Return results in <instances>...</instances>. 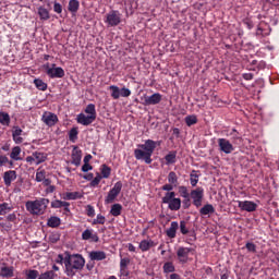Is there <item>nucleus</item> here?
Wrapping results in <instances>:
<instances>
[{
    "instance_id": "54",
    "label": "nucleus",
    "mask_w": 279,
    "mask_h": 279,
    "mask_svg": "<svg viewBox=\"0 0 279 279\" xmlns=\"http://www.w3.org/2000/svg\"><path fill=\"white\" fill-rule=\"evenodd\" d=\"M49 242L50 243H58L60 241V234L58 233H52L49 235Z\"/></svg>"
},
{
    "instance_id": "16",
    "label": "nucleus",
    "mask_w": 279,
    "mask_h": 279,
    "mask_svg": "<svg viewBox=\"0 0 279 279\" xmlns=\"http://www.w3.org/2000/svg\"><path fill=\"white\" fill-rule=\"evenodd\" d=\"M3 180L5 186H12V182L16 180V171L14 170H8L3 173Z\"/></svg>"
},
{
    "instance_id": "52",
    "label": "nucleus",
    "mask_w": 279,
    "mask_h": 279,
    "mask_svg": "<svg viewBox=\"0 0 279 279\" xmlns=\"http://www.w3.org/2000/svg\"><path fill=\"white\" fill-rule=\"evenodd\" d=\"M180 232L181 234H189V229L186 228V221L184 220L180 222Z\"/></svg>"
},
{
    "instance_id": "50",
    "label": "nucleus",
    "mask_w": 279,
    "mask_h": 279,
    "mask_svg": "<svg viewBox=\"0 0 279 279\" xmlns=\"http://www.w3.org/2000/svg\"><path fill=\"white\" fill-rule=\"evenodd\" d=\"M90 236H93V231H90V229H86L83 233H82V239L83 241H88L90 239Z\"/></svg>"
},
{
    "instance_id": "14",
    "label": "nucleus",
    "mask_w": 279,
    "mask_h": 279,
    "mask_svg": "<svg viewBox=\"0 0 279 279\" xmlns=\"http://www.w3.org/2000/svg\"><path fill=\"white\" fill-rule=\"evenodd\" d=\"M0 278H14V267L2 263L0 267Z\"/></svg>"
},
{
    "instance_id": "36",
    "label": "nucleus",
    "mask_w": 279,
    "mask_h": 279,
    "mask_svg": "<svg viewBox=\"0 0 279 279\" xmlns=\"http://www.w3.org/2000/svg\"><path fill=\"white\" fill-rule=\"evenodd\" d=\"M109 90H111V97L113 99H119L121 97V89H119L117 85H111Z\"/></svg>"
},
{
    "instance_id": "33",
    "label": "nucleus",
    "mask_w": 279,
    "mask_h": 279,
    "mask_svg": "<svg viewBox=\"0 0 279 279\" xmlns=\"http://www.w3.org/2000/svg\"><path fill=\"white\" fill-rule=\"evenodd\" d=\"M38 14L41 21H49L50 15H49V10H47L44 7L38 8Z\"/></svg>"
},
{
    "instance_id": "39",
    "label": "nucleus",
    "mask_w": 279,
    "mask_h": 279,
    "mask_svg": "<svg viewBox=\"0 0 279 279\" xmlns=\"http://www.w3.org/2000/svg\"><path fill=\"white\" fill-rule=\"evenodd\" d=\"M168 182L173 186H178V174L173 171L169 172L168 174Z\"/></svg>"
},
{
    "instance_id": "60",
    "label": "nucleus",
    "mask_w": 279,
    "mask_h": 279,
    "mask_svg": "<svg viewBox=\"0 0 279 279\" xmlns=\"http://www.w3.org/2000/svg\"><path fill=\"white\" fill-rule=\"evenodd\" d=\"M56 192V187L54 185H48L47 189L45 190V193H47V195H49L50 193H54Z\"/></svg>"
},
{
    "instance_id": "61",
    "label": "nucleus",
    "mask_w": 279,
    "mask_h": 279,
    "mask_svg": "<svg viewBox=\"0 0 279 279\" xmlns=\"http://www.w3.org/2000/svg\"><path fill=\"white\" fill-rule=\"evenodd\" d=\"M243 80H246L247 82H250V80H254V74L252 73H244L242 74Z\"/></svg>"
},
{
    "instance_id": "11",
    "label": "nucleus",
    "mask_w": 279,
    "mask_h": 279,
    "mask_svg": "<svg viewBox=\"0 0 279 279\" xmlns=\"http://www.w3.org/2000/svg\"><path fill=\"white\" fill-rule=\"evenodd\" d=\"M41 121L48 125V128H53L58 123V116L56 113L46 111L41 117Z\"/></svg>"
},
{
    "instance_id": "6",
    "label": "nucleus",
    "mask_w": 279,
    "mask_h": 279,
    "mask_svg": "<svg viewBox=\"0 0 279 279\" xmlns=\"http://www.w3.org/2000/svg\"><path fill=\"white\" fill-rule=\"evenodd\" d=\"M44 69L47 75L51 77V80L64 77V69L56 68V63H52L51 66L49 63H46L44 64Z\"/></svg>"
},
{
    "instance_id": "25",
    "label": "nucleus",
    "mask_w": 279,
    "mask_h": 279,
    "mask_svg": "<svg viewBox=\"0 0 279 279\" xmlns=\"http://www.w3.org/2000/svg\"><path fill=\"white\" fill-rule=\"evenodd\" d=\"M33 156L35 158V165H43L47 160V154L45 153L35 151Z\"/></svg>"
},
{
    "instance_id": "26",
    "label": "nucleus",
    "mask_w": 279,
    "mask_h": 279,
    "mask_svg": "<svg viewBox=\"0 0 279 279\" xmlns=\"http://www.w3.org/2000/svg\"><path fill=\"white\" fill-rule=\"evenodd\" d=\"M122 210L123 206L119 203H116L111 206L110 215H112V217H119L121 216Z\"/></svg>"
},
{
    "instance_id": "55",
    "label": "nucleus",
    "mask_w": 279,
    "mask_h": 279,
    "mask_svg": "<svg viewBox=\"0 0 279 279\" xmlns=\"http://www.w3.org/2000/svg\"><path fill=\"white\" fill-rule=\"evenodd\" d=\"M53 11H54L57 14H62V4H60L59 2H54V4H53Z\"/></svg>"
},
{
    "instance_id": "23",
    "label": "nucleus",
    "mask_w": 279,
    "mask_h": 279,
    "mask_svg": "<svg viewBox=\"0 0 279 279\" xmlns=\"http://www.w3.org/2000/svg\"><path fill=\"white\" fill-rule=\"evenodd\" d=\"M199 215L206 217V215H215V206L213 204H206L199 209Z\"/></svg>"
},
{
    "instance_id": "42",
    "label": "nucleus",
    "mask_w": 279,
    "mask_h": 279,
    "mask_svg": "<svg viewBox=\"0 0 279 279\" xmlns=\"http://www.w3.org/2000/svg\"><path fill=\"white\" fill-rule=\"evenodd\" d=\"M173 271H175V266H173V263L167 262L163 264L165 274H173Z\"/></svg>"
},
{
    "instance_id": "15",
    "label": "nucleus",
    "mask_w": 279,
    "mask_h": 279,
    "mask_svg": "<svg viewBox=\"0 0 279 279\" xmlns=\"http://www.w3.org/2000/svg\"><path fill=\"white\" fill-rule=\"evenodd\" d=\"M72 165H75V167H80L82 165V150L77 148V146H74L72 150Z\"/></svg>"
},
{
    "instance_id": "30",
    "label": "nucleus",
    "mask_w": 279,
    "mask_h": 279,
    "mask_svg": "<svg viewBox=\"0 0 279 279\" xmlns=\"http://www.w3.org/2000/svg\"><path fill=\"white\" fill-rule=\"evenodd\" d=\"M197 182H199V174H197L196 170H192V172L190 173L191 186H193V187L197 186Z\"/></svg>"
},
{
    "instance_id": "12",
    "label": "nucleus",
    "mask_w": 279,
    "mask_h": 279,
    "mask_svg": "<svg viewBox=\"0 0 279 279\" xmlns=\"http://www.w3.org/2000/svg\"><path fill=\"white\" fill-rule=\"evenodd\" d=\"M162 101V95L155 93L151 96H144V106H158Z\"/></svg>"
},
{
    "instance_id": "3",
    "label": "nucleus",
    "mask_w": 279,
    "mask_h": 279,
    "mask_svg": "<svg viewBox=\"0 0 279 279\" xmlns=\"http://www.w3.org/2000/svg\"><path fill=\"white\" fill-rule=\"evenodd\" d=\"M173 184L167 183L161 186V191H168L161 198L162 204H167L169 210H180L182 208V199L175 197V192H172Z\"/></svg>"
},
{
    "instance_id": "1",
    "label": "nucleus",
    "mask_w": 279,
    "mask_h": 279,
    "mask_svg": "<svg viewBox=\"0 0 279 279\" xmlns=\"http://www.w3.org/2000/svg\"><path fill=\"white\" fill-rule=\"evenodd\" d=\"M86 264V260L82 255L74 254L71 255L66 253L64 257V265H65V274L69 276V278H73L77 274V271H82L84 269V265Z\"/></svg>"
},
{
    "instance_id": "44",
    "label": "nucleus",
    "mask_w": 279,
    "mask_h": 279,
    "mask_svg": "<svg viewBox=\"0 0 279 279\" xmlns=\"http://www.w3.org/2000/svg\"><path fill=\"white\" fill-rule=\"evenodd\" d=\"M112 172V169H110V167L102 165L101 166V175L105 179L110 178V173Z\"/></svg>"
},
{
    "instance_id": "19",
    "label": "nucleus",
    "mask_w": 279,
    "mask_h": 279,
    "mask_svg": "<svg viewBox=\"0 0 279 279\" xmlns=\"http://www.w3.org/2000/svg\"><path fill=\"white\" fill-rule=\"evenodd\" d=\"M69 206H71V203L69 202L58 199L51 202V208H64L65 213H71Z\"/></svg>"
},
{
    "instance_id": "53",
    "label": "nucleus",
    "mask_w": 279,
    "mask_h": 279,
    "mask_svg": "<svg viewBox=\"0 0 279 279\" xmlns=\"http://www.w3.org/2000/svg\"><path fill=\"white\" fill-rule=\"evenodd\" d=\"M86 215L87 217H95V207L93 205L86 206Z\"/></svg>"
},
{
    "instance_id": "35",
    "label": "nucleus",
    "mask_w": 279,
    "mask_h": 279,
    "mask_svg": "<svg viewBox=\"0 0 279 279\" xmlns=\"http://www.w3.org/2000/svg\"><path fill=\"white\" fill-rule=\"evenodd\" d=\"M0 123L1 125H10V114L8 112L0 111Z\"/></svg>"
},
{
    "instance_id": "5",
    "label": "nucleus",
    "mask_w": 279,
    "mask_h": 279,
    "mask_svg": "<svg viewBox=\"0 0 279 279\" xmlns=\"http://www.w3.org/2000/svg\"><path fill=\"white\" fill-rule=\"evenodd\" d=\"M122 14L118 10H111L107 13L105 23L108 27H117L121 25Z\"/></svg>"
},
{
    "instance_id": "20",
    "label": "nucleus",
    "mask_w": 279,
    "mask_h": 279,
    "mask_svg": "<svg viewBox=\"0 0 279 279\" xmlns=\"http://www.w3.org/2000/svg\"><path fill=\"white\" fill-rule=\"evenodd\" d=\"M151 247H156V242L153 240H142L140 242V250H142V252H149Z\"/></svg>"
},
{
    "instance_id": "28",
    "label": "nucleus",
    "mask_w": 279,
    "mask_h": 279,
    "mask_svg": "<svg viewBox=\"0 0 279 279\" xmlns=\"http://www.w3.org/2000/svg\"><path fill=\"white\" fill-rule=\"evenodd\" d=\"M69 12H72V14H75L77 10H80V1L78 0H70L68 5Z\"/></svg>"
},
{
    "instance_id": "43",
    "label": "nucleus",
    "mask_w": 279,
    "mask_h": 279,
    "mask_svg": "<svg viewBox=\"0 0 279 279\" xmlns=\"http://www.w3.org/2000/svg\"><path fill=\"white\" fill-rule=\"evenodd\" d=\"M185 123L187 128H191V125H195L197 123V116H187L185 117Z\"/></svg>"
},
{
    "instance_id": "59",
    "label": "nucleus",
    "mask_w": 279,
    "mask_h": 279,
    "mask_svg": "<svg viewBox=\"0 0 279 279\" xmlns=\"http://www.w3.org/2000/svg\"><path fill=\"white\" fill-rule=\"evenodd\" d=\"M9 159L5 155L0 156V167H3V165H8Z\"/></svg>"
},
{
    "instance_id": "32",
    "label": "nucleus",
    "mask_w": 279,
    "mask_h": 279,
    "mask_svg": "<svg viewBox=\"0 0 279 279\" xmlns=\"http://www.w3.org/2000/svg\"><path fill=\"white\" fill-rule=\"evenodd\" d=\"M83 195L80 192H66L63 199H82Z\"/></svg>"
},
{
    "instance_id": "41",
    "label": "nucleus",
    "mask_w": 279,
    "mask_h": 279,
    "mask_svg": "<svg viewBox=\"0 0 279 279\" xmlns=\"http://www.w3.org/2000/svg\"><path fill=\"white\" fill-rule=\"evenodd\" d=\"M34 84L38 90H47V83H45L43 80L35 78Z\"/></svg>"
},
{
    "instance_id": "27",
    "label": "nucleus",
    "mask_w": 279,
    "mask_h": 279,
    "mask_svg": "<svg viewBox=\"0 0 279 279\" xmlns=\"http://www.w3.org/2000/svg\"><path fill=\"white\" fill-rule=\"evenodd\" d=\"M85 113L93 119H97V109L95 108V104L87 105L85 108Z\"/></svg>"
},
{
    "instance_id": "37",
    "label": "nucleus",
    "mask_w": 279,
    "mask_h": 279,
    "mask_svg": "<svg viewBox=\"0 0 279 279\" xmlns=\"http://www.w3.org/2000/svg\"><path fill=\"white\" fill-rule=\"evenodd\" d=\"M179 195L183 197V199H189L191 197V193H189V187L184 185L179 186Z\"/></svg>"
},
{
    "instance_id": "8",
    "label": "nucleus",
    "mask_w": 279,
    "mask_h": 279,
    "mask_svg": "<svg viewBox=\"0 0 279 279\" xmlns=\"http://www.w3.org/2000/svg\"><path fill=\"white\" fill-rule=\"evenodd\" d=\"M121 189H123V183L121 181H118L113 187L109 191L105 202L106 204H112L117 197H119V193H121Z\"/></svg>"
},
{
    "instance_id": "18",
    "label": "nucleus",
    "mask_w": 279,
    "mask_h": 279,
    "mask_svg": "<svg viewBox=\"0 0 279 279\" xmlns=\"http://www.w3.org/2000/svg\"><path fill=\"white\" fill-rule=\"evenodd\" d=\"M96 119L92 116H86L84 113H80L76 118L77 123L81 125H90Z\"/></svg>"
},
{
    "instance_id": "48",
    "label": "nucleus",
    "mask_w": 279,
    "mask_h": 279,
    "mask_svg": "<svg viewBox=\"0 0 279 279\" xmlns=\"http://www.w3.org/2000/svg\"><path fill=\"white\" fill-rule=\"evenodd\" d=\"M101 174L97 173L96 178H94L90 181V186L95 187V186H99V182H101Z\"/></svg>"
},
{
    "instance_id": "38",
    "label": "nucleus",
    "mask_w": 279,
    "mask_h": 279,
    "mask_svg": "<svg viewBox=\"0 0 279 279\" xmlns=\"http://www.w3.org/2000/svg\"><path fill=\"white\" fill-rule=\"evenodd\" d=\"M37 279H56V272L53 270H47L40 274Z\"/></svg>"
},
{
    "instance_id": "29",
    "label": "nucleus",
    "mask_w": 279,
    "mask_h": 279,
    "mask_svg": "<svg viewBox=\"0 0 279 279\" xmlns=\"http://www.w3.org/2000/svg\"><path fill=\"white\" fill-rule=\"evenodd\" d=\"M10 158L12 160H22V158H21V147L20 146H14L12 148V151L10 154Z\"/></svg>"
},
{
    "instance_id": "57",
    "label": "nucleus",
    "mask_w": 279,
    "mask_h": 279,
    "mask_svg": "<svg viewBox=\"0 0 279 279\" xmlns=\"http://www.w3.org/2000/svg\"><path fill=\"white\" fill-rule=\"evenodd\" d=\"M82 171L83 173H87V171H93V166H90V163H84L82 166Z\"/></svg>"
},
{
    "instance_id": "10",
    "label": "nucleus",
    "mask_w": 279,
    "mask_h": 279,
    "mask_svg": "<svg viewBox=\"0 0 279 279\" xmlns=\"http://www.w3.org/2000/svg\"><path fill=\"white\" fill-rule=\"evenodd\" d=\"M218 147L223 154H232L234 151V146L226 138H218Z\"/></svg>"
},
{
    "instance_id": "24",
    "label": "nucleus",
    "mask_w": 279,
    "mask_h": 279,
    "mask_svg": "<svg viewBox=\"0 0 279 279\" xmlns=\"http://www.w3.org/2000/svg\"><path fill=\"white\" fill-rule=\"evenodd\" d=\"M178 158V151L172 150L165 156L166 165H175Z\"/></svg>"
},
{
    "instance_id": "17",
    "label": "nucleus",
    "mask_w": 279,
    "mask_h": 279,
    "mask_svg": "<svg viewBox=\"0 0 279 279\" xmlns=\"http://www.w3.org/2000/svg\"><path fill=\"white\" fill-rule=\"evenodd\" d=\"M23 129L19 128V126H14L13 131H12V138L15 143V145H21V143H23Z\"/></svg>"
},
{
    "instance_id": "31",
    "label": "nucleus",
    "mask_w": 279,
    "mask_h": 279,
    "mask_svg": "<svg viewBox=\"0 0 279 279\" xmlns=\"http://www.w3.org/2000/svg\"><path fill=\"white\" fill-rule=\"evenodd\" d=\"M60 223H61L60 218H58V217H56V216L50 217V218L48 219V221H47V226H48L49 228H59Z\"/></svg>"
},
{
    "instance_id": "56",
    "label": "nucleus",
    "mask_w": 279,
    "mask_h": 279,
    "mask_svg": "<svg viewBox=\"0 0 279 279\" xmlns=\"http://www.w3.org/2000/svg\"><path fill=\"white\" fill-rule=\"evenodd\" d=\"M128 265H130V258H122L120 260V267H121L122 270H124L125 267H128Z\"/></svg>"
},
{
    "instance_id": "13",
    "label": "nucleus",
    "mask_w": 279,
    "mask_h": 279,
    "mask_svg": "<svg viewBox=\"0 0 279 279\" xmlns=\"http://www.w3.org/2000/svg\"><path fill=\"white\" fill-rule=\"evenodd\" d=\"M238 206L246 213H254L258 208V205L252 201H238Z\"/></svg>"
},
{
    "instance_id": "4",
    "label": "nucleus",
    "mask_w": 279,
    "mask_h": 279,
    "mask_svg": "<svg viewBox=\"0 0 279 279\" xmlns=\"http://www.w3.org/2000/svg\"><path fill=\"white\" fill-rule=\"evenodd\" d=\"M49 206V198H39L35 201H28L25 203V208L29 215H35L40 217L47 213V207Z\"/></svg>"
},
{
    "instance_id": "58",
    "label": "nucleus",
    "mask_w": 279,
    "mask_h": 279,
    "mask_svg": "<svg viewBox=\"0 0 279 279\" xmlns=\"http://www.w3.org/2000/svg\"><path fill=\"white\" fill-rule=\"evenodd\" d=\"M182 204H183V208L185 209L191 208V197L183 198Z\"/></svg>"
},
{
    "instance_id": "51",
    "label": "nucleus",
    "mask_w": 279,
    "mask_h": 279,
    "mask_svg": "<svg viewBox=\"0 0 279 279\" xmlns=\"http://www.w3.org/2000/svg\"><path fill=\"white\" fill-rule=\"evenodd\" d=\"M245 247H246L247 252H252L253 254H256V244H254L252 242H247L245 244Z\"/></svg>"
},
{
    "instance_id": "2",
    "label": "nucleus",
    "mask_w": 279,
    "mask_h": 279,
    "mask_svg": "<svg viewBox=\"0 0 279 279\" xmlns=\"http://www.w3.org/2000/svg\"><path fill=\"white\" fill-rule=\"evenodd\" d=\"M138 147H141V149L136 148L134 150L136 160H144L146 165H151V156L156 150V141L146 140L145 144H141Z\"/></svg>"
},
{
    "instance_id": "62",
    "label": "nucleus",
    "mask_w": 279,
    "mask_h": 279,
    "mask_svg": "<svg viewBox=\"0 0 279 279\" xmlns=\"http://www.w3.org/2000/svg\"><path fill=\"white\" fill-rule=\"evenodd\" d=\"M26 162H28V165H32L33 162H36V158L33 156H27L26 157Z\"/></svg>"
},
{
    "instance_id": "40",
    "label": "nucleus",
    "mask_w": 279,
    "mask_h": 279,
    "mask_svg": "<svg viewBox=\"0 0 279 279\" xmlns=\"http://www.w3.org/2000/svg\"><path fill=\"white\" fill-rule=\"evenodd\" d=\"M46 178H47V171L41 170L40 168L37 169L36 178H35L36 182H43Z\"/></svg>"
},
{
    "instance_id": "47",
    "label": "nucleus",
    "mask_w": 279,
    "mask_h": 279,
    "mask_svg": "<svg viewBox=\"0 0 279 279\" xmlns=\"http://www.w3.org/2000/svg\"><path fill=\"white\" fill-rule=\"evenodd\" d=\"M97 223L104 226V223H106V217L102 216L101 214H98L96 219L93 220V226H97Z\"/></svg>"
},
{
    "instance_id": "21",
    "label": "nucleus",
    "mask_w": 279,
    "mask_h": 279,
    "mask_svg": "<svg viewBox=\"0 0 279 279\" xmlns=\"http://www.w3.org/2000/svg\"><path fill=\"white\" fill-rule=\"evenodd\" d=\"M178 228H180V225L178 221H172L170 225V228L167 229L166 234L169 239H175V234L178 232Z\"/></svg>"
},
{
    "instance_id": "9",
    "label": "nucleus",
    "mask_w": 279,
    "mask_h": 279,
    "mask_svg": "<svg viewBox=\"0 0 279 279\" xmlns=\"http://www.w3.org/2000/svg\"><path fill=\"white\" fill-rule=\"evenodd\" d=\"M194 250L192 247L180 246L177 251V257L179 263H189V254L193 253Z\"/></svg>"
},
{
    "instance_id": "7",
    "label": "nucleus",
    "mask_w": 279,
    "mask_h": 279,
    "mask_svg": "<svg viewBox=\"0 0 279 279\" xmlns=\"http://www.w3.org/2000/svg\"><path fill=\"white\" fill-rule=\"evenodd\" d=\"M190 199H192L193 206L199 208L202 206V202H204V187L191 190Z\"/></svg>"
},
{
    "instance_id": "45",
    "label": "nucleus",
    "mask_w": 279,
    "mask_h": 279,
    "mask_svg": "<svg viewBox=\"0 0 279 279\" xmlns=\"http://www.w3.org/2000/svg\"><path fill=\"white\" fill-rule=\"evenodd\" d=\"M12 210V207H10V204L2 203L0 204V215H8Z\"/></svg>"
},
{
    "instance_id": "49",
    "label": "nucleus",
    "mask_w": 279,
    "mask_h": 279,
    "mask_svg": "<svg viewBox=\"0 0 279 279\" xmlns=\"http://www.w3.org/2000/svg\"><path fill=\"white\" fill-rule=\"evenodd\" d=\"M130 95H132V90H130V88L122 87L120 89V97H130Z\"/></svg>"
},
{
    "instance_id": "34",
    "label": "nucleus",
    "mask_w": 279,
    "mask_h": 279,
    "mask_svg": "<svg viewBox=\"0 0 279 279\" xmlns=\"http://www.w3.org/2000/svg\"><path fill=\"white\" fill-rule=\"evenodd\" d=\"M25 279H38L40 277V272L36 269L25 270Z\"/></svg>"
},
{
    "instance_id": "46",
    "label": "nucleus",
    "mask_w": 279,
    "mask_h": 279,
    "mask_svg": "<svg viewBox=\"0 0 279 279\" xmlns=\"http://www.w3.org/2000/svg\"><path fill=\"white\" fill-rule=\"evenodd\" d=\"M77 134H78V132H77L76 128H73L70 130L69 138H70L71 143H75L77 141Z\"/></svg>"
},
{
    "instance_id": "22",
    "label": "nucleus",
    "mask_w": 279,
    "mask_h": 279,
    "mask_svg": "<svg viewBox=\"0 0 279 279\" xmlns=\"http://www.w3.org/2000/svg\"><path fill=\"white\" fill-rule=\"evenodd\" d=\"M90 260H106V252L104 251H92L89 253Z\"/></svg>"
},
{
    "instance_id": "64",
    "label": "nucleus",
    "mask_w": 279,
    "mask_h": 279,
    "mask_svg": "<svg viewBox=\"0 0 279 279\" xmlns=\"http://www.w3.org/2000/svg\"><path fill=\"white\" fill-rule=\"evenodd\" d=\"M41 182H43V185H44V186H51V181H50V179H45V180H43Z\"/></svg>"
},
{
    "instance_id": "63",
    "label": "nucleus",
    "mask_w": 279,
    "mask_h": 279,
    "mask_svg": "<svg viewBox=\"0 0 279 279\" xmlns=\"http://www.w3.org/2000/svg\"><path fill=\"white\" fill-rule=\"evenodd\" d=\"M8 221H16V214H10L8 217H7Z\"/></svg>"
}]
</instances>
